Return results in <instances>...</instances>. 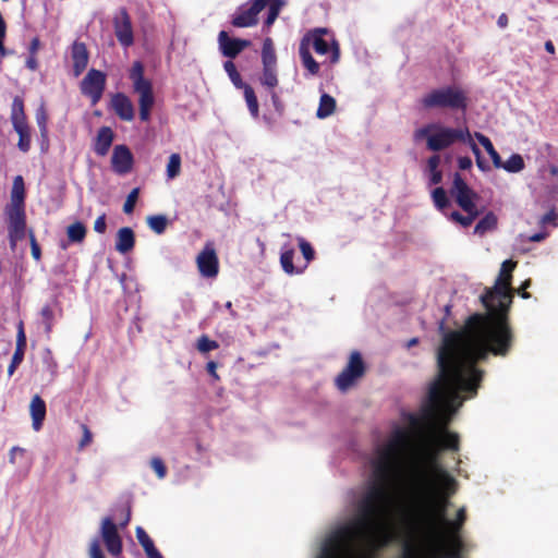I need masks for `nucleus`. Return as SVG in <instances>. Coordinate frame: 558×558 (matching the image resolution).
<instances>
[{
	"instance_id": "nucleus-36",
	"label": "nucleus",
	"mask_w": 558,
	"mask_h": 558,
	"mask_svg": "<svg viewBox=\"0 0 558 558\" xmlns=\"http://www.w3.org/2000/svg\"><path fill=\"white\" fill-rule=\"evenodd\" d=\"M466 215H462L459 211H452L449 215L450 220L461 225L464 228L470 227L474 220L480 216L478 208H473L472 210L464 211Z\"/></svg>"
},
{
	"instance_id": "nucleus-46",
	"label": "nucleus",
	"mask_w": 558,
	"mask_h": 558,
	"mask_svg": "<svg viewBox=\"0 0 558 558\" xmlns=\"http://www.w3.org/2000/svg\"><path fill=\"white\" fill-rule=\"evenodd\" d=\"M299 247L306 260L304 269L307 267V265L315 258V251L310 242H307L304 238H299Z\"/></svg>"
},
{
	"instance_id": "nucleus-34",
	"label": "nucleus",
	"mask_w": 558,
	"mask_h": 558,
	"mask_svg": "<svg viewBox=\"0 0 558 558\" xmlns=\"http://www.w3.org/2000/svg\"><path fill=\"white\" fill-rule=\"evenodd\" d=\"M39 314H40V318H41L40 325L44 328L45 335L49 338L50 333L52 332L53 323H54V319H56L54 311L51 307V305L46 304V305L43 306V308H41Z\"/></svg>"
},
{
	"instance_id": "nucleus-14",
	"label": "nucleus",
	"mask_w": 558,
	"mask_h": 558,
	"mask_svg": "<svg viewBox=\"0 0 558 558\" xmlns=\"http://www.w3.org/2000/svg\"><path fill=\"white\" fill-rule=\"evenodd\" d=\"M107 76L104 72L90 69L80 84L81 93L90 99L93 106L97 105L105 92Z\"/></svg>"
},
{
	"instance_id": "nucleus-31",
	"label": "nucleus",
	"mask_w": 558,
	"mask_h": 558,
	"mask_svg": "<svg viewBox=\"0 0 558 558\" xmlns=\"http://www.w3.org/2000/svg\"><path fill=\"white\" fill-rule=\"evenodd\" d=\"M242 90L251 116L257 119L259 117V105L254 88L251 85H245Z\"/></svg>"
},
{
	"instance_id": "nucleus-24",
	"label": "nucleus",
	"mask_w": 558,
	"mask_h": 558,
	"mask_svg": "<svg viewBox=\"0 0 558 558\" xmlns=\"http://www.w3.org/2000/svg\"><path fill=\"white\" fill-rule=\"evenodd\" d=\"M114 140V133L109 126H101L97 131L94 140L93 149L97 156L104 157L108 154Z\"/></svg>"
},
{
	"instance_id": "nucleus-60",
	"label": "nucleus",
	"mask_w": 558,
	"mask_h": 558,
	"mask_svg": "<svg viewBox=\"0 0 558 558\" xmlns=\"http://www.w3.org/2000/svg\"><path fill=\"white\" fill-rule=\"evenodd\" d=\"M458 167L461 170H469L472 167V159L469 156L458 158Z\"/></svg>"
},
{
	"instance_id": "nucleus-1",
	"label": "nucleus",
	"mask_w": 558,
	"mask_h": 558,
	"mask_svg": "<svg viewBox=\"0 0 558 558\" xmlns=\"http://www.w3.org/2000/svg\"><path fill=\"white\" fill-rule=\"evenodd\" d=\"M517 262L507 259L501 264L495 286L481 296L487 314L468 317L460 330L446 331L445 322L439 323L442 341L437 350L438 377L428 391L426 415L438 425L435 440L440 449L459 451L460 437L448 430L454 412L462 405L460 393L474 397L483 380L484 372L477 363L486 361L492 353L507 356L514 342V333L508 319L511 304L512 271Z\"/></svg>"
},
{
	"instance_id": "nucleus-10",
	"label": "nucleus",
	"mask_w": 558,
	"mask_h": 558,
	"mask_svg": "<svg viewBox=\"0 0 558 558\" xmlns=\"http://www.w3.org/2000/svg\"><path fill=\"white\" fill-rule=\"evenodd\" d=\"M263 73L259 77L260 84L267 89H275L279 83L277 74V54L274 41L266 37L262 47Z\"/></svg>"
},
{
	"instance_id": "nucleus-18",
	"label": "nucleus",
	"mask_w": 558,
	"mask_h": 558,
	"mask_svg": "<svg viewBox=\"0 0 558 558\" xmlns=\"http://www.w3.org/2000/svg\"><path fill=\"white\" fill-rule=\"evenodd\" d=\"M197 269L205 278H214L219 272V259L211 244H206L196 258Z\"/></svg>"
},
{
	"instance_id": "nucleus-26",
	"label": "nucleus",
	"mask_w": 558,
	"mask_h": 558,
	"mask_svg": "<svg viewBox=\"0 0 558 558\" xmlns=\"http://www.w3.org/2000/svg\"><path fill=\"white\" fill-rule=\"evenodd\" d=\"M299 54L302 61L303 66L306 69L310 75L315 76L319 74L320 65L313 58L311 51L308 50V40L307 38H302L299 46Z\"/></svg>"
},
{
	"instance_id": "nucleus-45",
	"label": "nucleus",
	"mask_w": 558,
	"mask_h": 558,
	"mask_svg": "<svg viewBox=\"0 0 558 558\" xmlns=\"http://www.w3.org/2000/svg\"><path fill=\"white\" fill-rule=\"evenodd\" d=\"M136 538L138 543L142 545L145 553L155 548V544L146 531L142 526H137L135 530Z\"/></svg>"
},
{
	"instance_id": "nucleus-25",
	"label": "nucleus",
	"mask_w": 558,
	"mask_h": 558,
	"mask_svg": "<svg viewBox=\"0 0 558 558\" xmlns=\"http://www.w3.org/2000/svg\"><path fill=\"white\" fill-rule=\"evenodd\" d=\"M29 412H31V416H32V426H33L34 430H36V432L40 430V428L43 427L45 417H46V412H47L46 402L44 401V399L40 396L35 395L32 398V401L29 404Z\"/></svg>"
},
{
	"instance_id": "nucleus-32",
	"label": "nucleus",
	"mask_w": 558,
	"mask_h": 558,
	"mask_svg": "<svg viewBox=\"0 0 558 558\" xmlns=\"http://www.w3.org/2000/svg\"><path fill=\"white\" fill-rule=\"evenodd\" d=\"M475 137L480 142V144L485 148L488 155L492 158V161L496 168H500L502 166L501 157L498 151L495 149L492 141L484 134L476 132Z\"/></svg>"
},
{
	"instance_id": "nucleus-40",
	"label": "nucleus",
	"mask_w": 558,
	"mask_h": 558,
	"mask_svg": "<svg viewBox=\"0 0 558 558\" xmlns=\"http://www.w3.org/2000/svg\"><path fill=\"white\" fill-rule=\"evenodd\" d=\"M147 225L157 234H162L168 226V219L165 215H154L147 218Z\"/></svg>"
},
{
	"instance_id": "nucleus-58",
	"label": "nucleus",
	"mask_w": 558,
	"mask_h": 558,
	"mask_svg": "<svg viewBox=\"0 0 558 558\" xmlns=\"http://www.w3.org/2000/svg\"><path fill=\"white\" fill-rule=\"evenodd\" d=\"M44 363L46 364L51 378H54L58 374V363L53 360L50 352H48V356L45 357Z\"/></svg>"
},
{
	"instance_id": "nucleus-20",
	"label": "nucleus",
	"mask_w": 558,
	"mask_h": 558,
	"mask_svg": "<svg viewBox=\"0 0 558 558\" xmlns=\"http://www.w3.org/2000/svg\"><path fill=\"white\" fill-rule=\"evenodd\" d=\"M218 44L220 52L223 57L234 59L245 48L251 46V41L241 38H231L226 31H221L218 35Z\"/></svg>"
},
{
	"instance_id": "nucleus-30",
	"label": "nucleus",
	"mask_w": 558,
	"mask_h": 558,
	"mask_svg": "<svg viewBox=\"0 0 558 558\" xmlns=\"http://www.w3.org/2000/svg\"><path fill=\"white\" fill-rule=\"evenodd\" d=\"M497 217L494 213H487L475 226L474 233L483 236L497 228Z\"/></svg>"
},
{
	"instance_id": "nucleus-15",
	"label": "nucleus",
	"mask_w": 558,
	"mask_h": 558,
	"mask_svg": "<svg viewBox=\"0 0 558 558\" xmlns=\"http://www.w3.org/2000/svg\"><path fill=\"white\" fill-rule=\"evenodd\" d=\"M450 194L454 198L457 205L463 210L469 211L477 208L475 201L478 195L468 185L460 173L456 172L453 175L452 186Z\"/></svg>"
},
{
	"instance_id": "nucleus-57",
	"label": "nucleus",
	"mask_w": 558,
	"mask_h": 558,
	"mask_svg": "<svg viewBox=\"0 0 558 558\" xmlns=\"http://www.w3.org/2000/svg\"><path fill=\"white\" fill-rule=\"evenodd\" d=\"M269 95H270V98H271V102H272V106L275 108V110L279 113V114H282L283 111H284V105L283 102L281 101L279 95L276 93L275 89H270L268 90Z\"/></svg>"
},
{
	"instance_id": "nucleus-50",
	"label": "nucleus",
	"mask_w": 558,
	"mask_h": 558,
	"mask_svg": "<svg viewBox=\"0 0 558 558\" xmlns=\"http://www.w3.org/2000/svg\"><path fill=\"white\" fill-rule=\"evenodd\" d=\"M437 128V124H427L423 128H420L417 130L414 131L413 133V138L414 141L418 142L423 138H428V136H430L433 133V131Z\"/></svg>"
},
{
	"instance_id": "nucleus-3",
	"label": "nucleus",
	"mask_w": 558,
	"mask_h": 558,
	"mask_svg": "<svg viewBox=\"0 0 558 558\" xmlns=\"http://www.w3.org/2000/svg\"><path fill=\"white\" fill-rule=\"evenodd\" d=\"M407 488L411 500L420 502L421 507L402 514L399 532L386 520L393 533L392 542L401 535L416 541H436L441 536L450 498L458 489L457 480L438 463L437 451L427 450L422 462L411 468Z\"/></svg>"
},
{
	"instance_id": "nucleus-52",
	"label": "nucleus",
	"mask_w": 558,
	"mask_h": 558,
	"mask_svg": "<svg viewBox=\"0 0 558 558\" xmlns=\"http://www.w3.org/2000/svg\"><path fill=\"white\" fill-rule=\"evenodd\" d=\"M469 145L471 146V149L473 151V154L475 155V158H476V165L477 167L482 170V171H487L489 170V166L483 160L482 156H481V150L480 148L477 147V145L473 142V140L471 138L470 142H469Z\"/></svg>"
},
{
	"instance_id": "nucleus-23",
	"label": "nucleus",
	"mask_w": 558,
	"mask_h": 558,
	"mask_svg": "<svg viewBox=\"0 0 558 558\" xmlns=\"http://www.w3.org/2000/svg\"><path fill=\"white\" fill-rule=\"evenodd\" d=\"M111 108L123 121H132L134 119V106L131 99L123 93H116L112 95Z\"/></svg>"
},
{
	"instance_id": "nucleus-2",
	"label": "nucleus",
	"mask_w": 558,
	"mask_h": 558,
	"mask_svg": "<svg viewBox=\"0 0 558 558\" xmlns=\"http://www.w3.org/2000/svg\"><path fill=\"white\" fill-rule=\"evenodd\" d=\"M411 445L410 432L397 428L374 462L373 480L353 504V515L324 539L317 558H378L393 533L386 523L391 505L388 481Z\"/></svg>"
},
{
	"instance_id": "nucleus-63",
	"label": "nucleus",
	"mask_w": 558,
	"mask_h": 558,
	"mask_svg": "<svg viewBox=\"0 0 558 558\" xmlns=\"http://www.w3.org/2000/svg\"><path fill=\"white\" fill-rule=\"evenodd\" d=\"M40 39L38 37H34L28 47L29 54H37L38 50L40 49Z\"/></svg>"
},
{
	"instance_id": "nucleus-56",
	"label": "nucleus",
	"mask_w": 558,
	"mask_h": 558,
	"mask_svg": "<svg viewBox=\"0 0 558 558\" xmlns=\"http://www.w3.org/2000/svg\"><path fill=\"white\" fill-rule=\"evenodd\" d=\"M81 429L83 432V436H82V439H81L78 446L82 449V448H85L86 446H88L93 441V434L86 424H82Z\"/></svg>"
},
{
	"instance_id": "nucleus-16",
	"label": "nucleus",
	"mask_w": 558,
	"mask_h": 558,
	"mask_svg": "<svg viewBox=\"0 0 558 558\" xmlns=\"http://www.w3.org/2000/svg\"><path fill=\"white\" fill-rule=\"evenodd\" d=\"M269 0H251L240 7L232 16L231 24L234 27H250L258 22V14L268 5Z\"/></svg>"
},
{
	"instance_id": "nucleus-47",
	"label": "nucleus",
	"mask_w": 558,
	"mask_h": 558,
	"mask_svg": "<svg viewBox=\"0 0 558 558\" xmlns=\"http://www.w3.org/2000/svg\"><path fill=\"white\" fill-rule=\"evenodd\" d=\"M138 195H140V189L138 187H134L129 193V195H128V197H126V199L124 202V205H123V211L126 215H130V214H132L134 211V208H135Z\"/></svg>"
},
{
	"instance_id": "nucleus-37",
	"label": "nucleus",
	"mask_w": 558,
	"mask_h": 558,
	"mask_svg": "<svg viewBox=\"0 0 558 558\" xmlns=\"http://www.w3.org/2000/svg\"><path fill=\"white\" fill-rule=\"evenodd\" d=\"M293 258L294 251L292 248L282 252L280 256V264L282 269L289 275L303 272L304 268H295L293 264Z\"/></svg>"
},
{
	"instance_id": "nucleus-54",
	"label": "nucleus",
	"mask_w": 558,
	"mask_h": 558,
	"mask_svg": "<svg viewBox=\"0 0 558 558\" xmlns=\"http://www.w3.org/2000/svg\"><path fill=\"white\" fill-rule=\"evenodd\" d=\"M89 558H106L98 538H94L89 545Z\"/></svg>"
},
{
	"instance_id": "nucleus-38",
	"label": "nucleus",
	"mask_w": 558,
	"mask_h": 558,
	"mask_svg": "<svg viewBox=\"0 0 558 558\" xmlns=\"http://www.w3.org/2000/svg\"><path fill=\"white\" fill-rule=\"evenodd\" d=\"M525 163L521 155L512 154L506 162H502L500 168L510 173H517L524 169Z\"/></svg>"
},
{
	"instance_id": "nucleus-35",
	"label": "nucleus",
	"mask_w": 558,
	"mask_h": 558,
	"mask_svg": "<svg viewBox=\"0 0 558 558\" xmlns=\"http://www.w3.org/2000/svg\"><path fill=\"white\" fill-rule=\"evenodd\" d=\"M87 229L81 221H76L66 228L70 243H82L86 238Z\"/></svg>"
},
{
	"instance_id": "nucleus-11",
	"label": "nucleus",
	"mask_w": 558,
	"mask_h": 558,
	"mask_svg": "<svg viewBox=\"0 0 558 558\" xmlns=\"http://www.w3.org/2000/svg\"><path fill=\"white\" fill-rule=\"evenodd\" d=\"M402 550L399 558H460L456 551L446 553L432 545H422L421 541L403 536Z\"/></svg>"
},
{
	"instance_id": "nucleus-8",
	"label": "nucleus",
	"mask_w": 558,
	"mask_h": 558,
	"mask_svg": "<svg viewBox=\"0 0 558 558\" xmlns=\"http://www.w3.org/2000/svg\"><path fill=\"white\" fill-rule=\"evenodd\" d=\"M10 120L14 131L19 135L17 148L27 153L32 146L31 128L25 113L24 99L20 96L13 98Z\"/></svg>"
},
{
	"instance_id": "nucleus-61",
	"label": "nucleus",
	"mask_w": 558,
	"mask_h": 558,
	"mask_svg": "<svg viewBox=\"0 0 558 558\" xmlns=\"http://www.w3.org/2000/svg\"><path fill=\"white\" fill-rule=\"evenodd\" d=\"M217 363L214 362V361H209L207 364H206V371L207 373L215 379V380H219L220 377L219 375L217 374L216 369H217Z\"/></svg>"
},
{
	"instance_id": "nucleus-27",
	"label": "nucleus",
	"mask_w": 558,
	"mask_h": 558,
	"mask_svg": "<svg viewBox=\"0 0 558 558\" xmlns=\"http://www.w3.org/2000/svg\"><path fill=\"white\" fill-rule=\"evenodd\" d=\"M135 246V234L130 227L120 228L117 232L116 250L120 254H128Z\"/></svg>"
},
{
	"instance_id": "nucleus-55",
	"label": "nucleus",
	"mask_w": 558,
	"mask_h": 558,
	"mask_svg": "<svg viewBox=\"0 0 558 558\" xmlns=\"http://www.w3.org/2000/svg\"><path fill=\"white\" fill-rule=\"evenodd\" d=\"M558 221V214L555 211V209H550L548 213H546L542 218L539 219V223L543 226L551 225L553 227H557Z\"/></svg>"
},
{
	"instance_id": "nucleus-4",
	"label": "nucleus",
	"mask_w": 558,
	"mask_h": 558,
	"mask_svg": "<svg viewBox=\"0 0 558 558\" xmlns=\"http://www.w3.org/2000/svg\"><path fill=\"white\" fill-rule=\"evenodd\" d=\"M25 184L22 175L13 179L10 203L4 207L8 223V236L11 248L26 235Z\"/></svg>"
},
{
	"instance_id": "nucleus-33",
	"label": "nucleus",
	"mask_w": 558,
	"mask_h": 558,
	"mask_svg": "<svg viewBox=\"0 0 558 558\" xmlns=\"http://www.w3.org/2000/svg\"><path fill=\"white\" fill-rule=\"evenodd\" d=\"M440 165V156L433 155L427 160V171L429 173V184L436 185L442 181V172L438 169Z\"/></svg>"
},
{
	"instance_id": "nucleus-22",
	"label": "nucleus",
	"mask_w": 558,
	"mask_h": 558,
	"mask_svg": "<svg viewBox=\"0 0 558 558\" xmlns=\"http://www.w3.org/2000/svg\"><path fill=\"white\" fill-rule=\"evenodd\" d=\"M134 158L126 145H117L111 156V166L116 173L126 174L133 168Z\"/></svg>"
},
{
	"instance_id": "nucleus-39",
	"label": "nucleus",
	"mask_w": 558,
	"mask_h": 558,
	"mask_svg": "<svg viewBox=\"0 0 558 558\" xmlns=\"http://www.w3.org/2000/svg\"><path fill=\"white\" fill-rule=\"evenodd\" d=\"M223 69L227 72L230 81L236 88L242 89L243 86L247 85L243 82L240 73L236 70L235 64L231 60H228L223 63Z\"/></svg>"
},
{
	"instance_id": "nucleus-5",
	"label": "nucleus",
	"mask_w": 558,
	"mask_h": 558,
	"mask_svg": "<svg viewBox=\"0 0 558 558\" xmlns=\"http://www.w3.org/2000/svg\"><path fill=\"white\" fill-rule=\"evenodd\" d=\"M424 109H447L465 112L469 97L464 89L456 85L432 89L421 98Z\"/></svg>"
},
{
	"instance_id": "nucleus-12",
	"label": "nucleus",
	"mask_w": 558,
	"mask_h": 558,
	"mask_svg": "<svg viewBox=\"0 0 558 558\" xmlns=\"http://www.w3.org/2000/svg\"><path fill=\"white\" fill-rule=\"evenodd\" d=\"M366 366L361 353L353 351L350 354L347 366L335 379L337 388L342 392L349 390L360 378L364 376Z\"/></svg>"
},
{
	"instance_id": "nucleus-49",
	"label": "nucleus",
	"mask_w": 558,
	"mask_h": 558,
	"mask_svg": "<svg viewBox=\"0 0 558 558\" xmlns=\"http://www.w3.org/2000/svg\"><path fill=\"white\" fill-rule=\"evenodd\" d=\"M24 354H25V351H22V350L14 351L11 363L8 367L9 376H12L14 374V372L16 371V368L20 366V364L23 362Z\"/></svg>"
},
{
	"instance_id": "nucleus-17",
	"label": "nucleus",
	"mask_w": 558,
	"mask_h": 558,
	"mask_svg": "<svg viewBox=\"0 0 558 558\" xmlns=\"http://www.w3.org/2000/svg\"><path fill=\"white\" fill-rule=\"evenodd\" d=\"M100 535L108 553L113 558H120L123 549L122 538L118 525L111 517H105L101 520Z\"/></svg>"
},
{
	"instance_id": "nucleus-9",
	"label": "nucleus",
	"mask_w": 558,
	"mask_h": 558,
	"mask_svg": "<svg viewBox=\"0 0 558 558\" xmlns=\"http://www.w3.org/2000/svg\"><path fill=\"white\" fill-rule=\"evenodd\" d=\"M435 132L427 138V148L432 151L444 150L456 142H470L471 134L468 128L452 129L439 126L434 130Z\"/></svg>"
},
{
	"instance_id": "nucleus-43",
	"label": "nucleus",
	"mask_w": 558,
	"mask_h": 558,
	"mask_svg": "<svg viewBox=\"0 0 558 558\" xmlns=\"http://www.w3.org/2000/svg\"><path fill=\"white\" fill-rule=\"evenodd\" d=\"M432 198H433L435 206L439 210H444L445 208H447L449 206V199L447 197V193L444 187L439 186V187L434 189V191L432 192Z\"/></svg>"
},
{
	"instance_id": "nucleus-41",
	"label": "nucleus",
	"mask_w": 558,
	"mask_h": 558,
	"mask_svg": "<svg viewBox=\"0 0 558 558\" xmlns=\"http://www.w3.org/2000/svg\"><path fill=\"white\" fill-rule=\"evenodd\" d=\"M181 172V156L179 154H172L169 157L167 165V177L172 180L177 178Z\"/></svg>"
},
{
	"instance_id": "nucleus-51",
	"label": "nucleus",
	"mask_w": 558,
	"mask_h": 558,
	"mask_svg": "<svg viewBox=\"0 0 558 558\" xmlns=\"http://www.w3.org/2000/svg\"><path fill=\"white\" fill-rule=\"evenodd\" d=\"M15 350H22V351L26 350V335L24 331V324L22 320L17 324Z\"/></svg>"
},
{
	"instance_id": "nucleus-29",
	"label": "nucleus",
	"mask_w": 558,
	"mask_h": 558,
	"mask_svg": "<svg viewBox=\"0 0 558 558\" xmlns=\"http://www.w3.org/2000/svg\"><path fill=\"white\" fill-rule=\"evenodd\" d=\"M336 110V99L329 94H323L319 99L316 116L319 119H325L331 116Z\"/></svg>"
},
{
	"instance_id": "nucleus-28",
	"label": "nucleus",
	"mask_w": 558,
	"mask_h": 558,
	"mask_svg": "<svg viewBox=\"0 0 558 558\" xmlns=\"http://www.w3.org/2000/svg\"><path fill=\"white\" fill-rule=\"evenodd\" d=\"M36 122L41 136V150H46L48 148V113L44 105L36 111Z\"/></svg>"
},
{
	"instance_id": "nucleus-7",
	"label": "nucleus",
	"mask_w": 558,
	"mask_h": 558,
	"mask_svg": "<svg viewBox=\"0 0 558 558\" xmlns=\"http://www.w3.org/2000/svg\"><path fill=\"white\" fill-rule=\"evenodd\" d=\"M144 65L141 61H134L129 73L133 89L138 94L140 119L147 122L150 119V112L155 104L153 84L150 80L144 76Z\"/></svg>"
},
{
	"instance_id": "nucleus-21",
	"label": "nucleus",
	"mask_w": 558,
	"mask_h": 558,
	"mask_svg": "<svg viewBox=\"0 0 558 558\" xmlns=\"http://www.w3.org/2000/svg\"><path fill=\"white\" fill-rule=\"evenodd\" d=\"M72 74L78 77L86 70L89 62V51L83 41L75 40L70 47Z\"/></svg>"
},
{
	"instance_id": "nucleus-13",
	"label": "nucleus",
	"mask_w": 558,
	"mask_h": 558,
	"mask_svg": "<svg viewBox=\"0 0 558 558\" xmlns=\"http://www.w3.org/2000/svg\"><path fill=\"white\" fill-rule=\"evenodd\" d=\"M328 34L327 28H314L307 32L303 38H307L308 48L312 46L317 54L324 56L330 53L329 60L331 64H336L340 59L339 44L332 39L331 43L324 38V35Z\"/></svg>"
},
{
	"instance_id": "nucleus-6",
	"label": "nucleus",
	"mask_w": 558,
	"mask_h": 558,
	"mask_svg": "<svg viewBox=\"0 0 558 558\" xmlns=\"http://www.w3.org/2000/svg\"><path fill=\"white\" fill-rule=\"evenodd\" d=\"M466 519V509L461 507L458 509L454 520L446 518L441 536L436 541H421L422 545L437 546V548H441L446 553L456 551L460 556V551L463 549V542L460 534Z\"/></svg>"
},
{
	"instance_id": "nucleus-53",
	"label": "nucleus",
	"mask_w": 558,
	"mask_h": 558,
	"mask_svg": "<svg viewBox=\"0 0 558 558\" xmlns=\"http://www.w3.org/2000/svg\"><path fill=\"white\" fill-rule=\"evenodd\" d=\"M150 466L159 478H163L167 474V468L160 458H153Z\"/></svg>"
},
{
	"instance_id": "nucleus-42",
	"label": "nucleus",
	"mask_w": 558,
	"mask_h": 558,
	"mask_svg": "<svg viewBox=\"0 0 558 558\" xmlns=\"http://www.w3.org/2000/svg\"><path fill=\"white\" fill-rule=\"evenodd\" d=\"M219 348V343L215 340L209 339L207 335H202L196 342V349L202 354H206L209 351L216 350Z\"/></svg>"
},
{
	"instance_id": "nucleus-19",
	"label": "nucleus",
	"mask_w": 558,
	"mask_h": 558,
	"mask_svg": "<svg viewBox=\"0 0 558 558\" xmlns=\"http://www.w3.org/2000/svg\"><path fill=\"white\" fill-rule=\"evenodd\" d=\"M113 28L118 41L130 47L134 43L132 21L125 8H121L119 14L113 19Z\"/></svg>"
},
{
	"instance_id": "nucleus-64",
	"label": "nucleus",
	"mask_w": 558,
	"mask_h": 558,
	"mask_svg": "<svg viewBox=\"0 0 558 558\" xmlns=\"http://www.w3.org/2000/svg\"><path fill=\"white\" fill-rule=\"evenodd\" d=\"M26 68L31 71H36L38 69V60L37 54H29L26 59Z\"/></svg>"
},
{
	"instance_id": "nucleus-59",
	"label": "nucleus",
	"mask_w": 558,
	"mask_h": 558,
	"mask_svg": "<svg viewBox=\"0 0 558 558\" xmlns=\"http://www.w3.org/2000/svg\"><path fill=\"white\" fill-rule=\"evenodd\" d=\"M94 230L104 234L107 230L106 214H101L94 222Z\"/></svg>"
},
{
	"instance_id": "nucleus-62",
	"label": "nucleus",
	"mask_w": 558,
	"mask_h": 558,
	"mask_svg": "<svg viewBox=\"0 0 558 558\" xmlns=\"http://www.w3.org/2000/svg\"><path fill=\"white\" fill-rule=\"evenodd\" d=\"M122 512H123V518L119 522V526L121 529H124L129 524V522L131 520V508L128 506V507L122 509Z\"/></svg>"
},
{
	"instance_id": "nucleus-48",
	"label": "nucleus",
	"mask_w": 558,
	"mask_h": 558,
	"mask_svg": "<svg viewBox=\"0 0 558 558\" xmlns=\"http://www.w3.org/2000/svg\"><path fill=\"white\" fill-rule=\"evenodd\" d=\"M27 235L29 238V244H31V253L35 260H40L41 258V250L40 246L36 240L34 231L31 229L27 231Z\"/></svg>"
},
{
	"instance_id": "nucleus-44",
	"label": "nucleus",
	"mask_w": 558,
	"mask_h": 558,
	"mask_svg": "<svg viewBox=\"0 0 558 558\" xmlns=\"http://www.w3.org/2000/svg\"><path fill=\"white\" fill-rule=\"evenodd\" d=\"M268 4H269V10H268L267 17L265 20V25L267 27L271 26L275 23V21L277 20L280 9L282 7V1L281 0H269Z\"/></svg>"
}]
</instances>
